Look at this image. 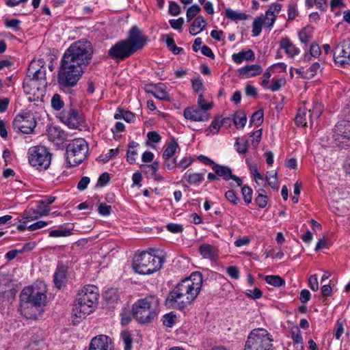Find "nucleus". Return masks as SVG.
<instances>
[{
  "mask_svg": "<svg viewBox=\"0 0 350 350\" xmlns=\"http://www.w3.org/2000/svg\"><path fill=\"white\" fill-rule=\"evenodd\" d=\"M202 286V273L194 272L189 278L183 280L170 291L166 302L174 308L182 310L196 299Z\"/></svg>",
  "mask_w": 350,
  "mask_h": 350,
  "instance_id": "nucleus-1",
  "label": "nucleus"
},
{
  "mask_svg": "<svg viewBox=\"0 0 350 350\" xmlns=\"http://www.w3.org/2000/svg\"><path fill=\"white\" fill-rule=\"evenodd\" d=\"M20 297L21 314L27 319H36L40 308L46 302V294L38 288L29 286L23 290Z\"/></svg>",
  "mask_w": 350,
  "mask_h": 350,
  "instance_id": "nucleus-2",
  "label": "nucleus"
},
{
  "mask_svg": "<svg viewBox=\"0 0 350 350\" xmlns=\"http://www.w3.org/2000/svg\"><path fill=\"white\" fill-rule=\"evenodd\" d=\"M93 51L90 42L81 40L72 43L66 50L62 59L84 70L92 60Z\"/></svg>",
  "mask_w": 350,
  "mask_h": 350,
  "instance_id": "nucleus-3",
  "label": "nucleus"
},
{
  "mask_svg": "<svg viewBox=\"0 0 350 350\" xmlns=\"http://www.w3.org/2000/svg\"><path fill=\"white\" fill-rule=\"evenodd\" d=\"M99 294L98 288L94 285H88L78 293L72 309L73 316L83 319L92 312L98 304Z\"/></svg>",
  "mask_w": 350,
  "mask_h": 350,
  "instance_id": "nucleus-4",
  "label": "nucleus"
},
{
  "mask_svg": "<svg viewBox=\"0 0 350 350\" xmlns=\"http://www.w3.org/2000/svg\"><path fill=\"white\" fill-rule=\"evenodd\" d=\"M159 304V299L154 295L140 299L133 305V317L139 323H149L157 315Z\"/></svg>",
  "mask_w": 350,
  "mask_h": 350,
  "instance_id": "nucleus-5",
  "label": "nucleus"
},
{
  "mask_svg": "<svg viewBox=\"0 0 350 350\" xmlns=\"http://www.w3.org/2000/svg\"><path fill=\"white\" fill-rule=\"evenodd\" d=\"M163 262V260L161 258L148 252H142L135 256L133 260V268L135 272L139 274H151L160 269Z\"/></svg>",
  "mask_w": 350,
  "mask_h": 350,
  "instance_id": "nucleus-6",
  "label": "nucleus"
},
{
  "mask_svg": "<svg viewBox=\"0 0 350 350\" xmlns=\"http://www.w3.org/2000/svg\"><path fill=\"white\" fill-rule=\"evenodd\" d=\"M84 70L63 59L58 72L57 82L60 88L64 91L75 86Z\"/></svg>",
  "mask_w": 350,
  "mask_h": 350,
  "instance_id": "nucleus-7",
  "label": "nucleus"
},
{
  "mask_svg": "<svg viewBox=\"0 0 350 350\" xmlns=\"http://www.w3.org/2000/svg\"><path fill=\"white\" fill-rule=\"evenodd\" d=\"M273 340L272 336L267 329H254L247 337L244 350H273Z\"/></svg>",
  "mask_w": 350,
  "mask_h": 350,
  "instance_id": "nucleus-8",
  "label": "nucleus"
},
{
  "mask_svg": "<svg viewBox=\"0 0 350 350\" xmlns=\"http://www.w3.org/2000/svg\"><path fill=\"white\" fill-rule=\"evenodd\" d=\"M88 146L82 138L75 139L66 147L67 162L70 167L81 163L87 157Z\"/></svg>",
  "mask_w": 350,
  "mask_h": 350,
  "instance_id": "nucleus-9",
  "label": "nucleus"
},
{
  "mask_svg": "<svg viewBox=\"0 0 350 350\" xmlns=\"http://www.w3.org/2000/svg\"><path fill=\"white\" fill-rule=\"evenodd\" d=\"M52 154L44 146H36L28 150V159L29 164L38 170H47L51 162Z\"/></svg>",
  "mask_w": 350,
  "mask_h": 350,
  "instance_id": "nucleus-10",
  "label": "nucleus"
},
{
  "mask_svg": "<svg viewBox=\"0 0 350 350\" xmlns=\"http://www.w3.org/2000/svg\"><path fill=\"white\" fill-rule=\"evenodd\" d=\"M14 130L24 134H30L36 126L34 116L30 112H24L17 115L13 121Z\"/></svg>",
  "mask_w": 350,
  "mask_h": 350,
  "instance_id": "nucleus-11",
  "label": "nucleus"
},
{
  "mask_svg": "<svg viewBox=\"0 0 350 350\" xmlns=\"http://www.w3.org/2000/svg\"><path fill=\"white\" fill-rule=\"evenodd\" d=\"M333 137L336 144L342 148L350 142V121L342 120L336 124Z\"/></svg>",
  "mask_w": 350,
  "mask_h": 350,
  "instance_id": "nucleus-12",
  "label": "nucleus"
},
{
  "mask_svg": "<svg viewBox=\"0 0 350 350\" xmlns=\"http://www.w3.org/2000/svg\"><path fill=\"white\" fill-rule=\"evenodd\" d=\"M46 88H41L39 85L31 78L28 75L23 80V90L26 94L29 95V100L31 101H38L44 96Z\"/></svg>",
  "mask_w": 350,
  "mask_h": 350,
  "instance_id": "nucleus-13",
  "label": "nucleus"
},
{
  "mask_svg": "<svg viewBox=\"0 0 350 350\" xmlns=\"http://www.w3.org/2000/svg\"><path fill=\"white\" fill-rule=\"evenodd\" d=\"M133 53L131 46L124 40L116 42L108 51V55L116 60H124Z\"/></svg>",
  "mask_w": 350,
  "mask_h": 350,
  "instance_id": "nucleus-14",
  "label": "nucleus"
},
{
  "mask_svg": "<svg viewBox=\"0 0 350 350\" xmlns=\"http://www.w3.org/2000/svg\"><path fill=\"white\" fill-rule=\"evenodd\" d=\"M28 73L33 81L41 85V88L46 87V68L44 67L42 61H32L29 64Z\"/></svg>",
  "mask_w": 350,
  "mask_h": 350,
  "instance_id": "nucleus-15",
  "label": "nucleus"
},
{
  "mask_svg": "<svg viewBox=\"0 0 350 350\" xmlns=\"http://www.w3.org/2000/svg\"><path fill=\"white\" fill-rule=\"evenodd\" d=\"M334 59L342 66L350 65V40H344L336 46Z\"/></svg>",
  "mask_w": 350,
  "mask_h": 350,
  "instance_id": "nucleus-16",
  "label": "nucleus"
},
{
  "mask_svg": "<svg viewBox=\"0 0 350 350\" xmlns=\"http://www.w3.org/2000/svg\"><path fill=\"white\" fill-rule=\"evenodd\" d=\"M124 40L135 53L145 46L148 39L137 26H133L129 31L128 38Z\"/></svg>",
  "mask_w": 350,
  "mask_h": 350,
  "instance_id": "nucleus-17",
  "label": "nucleus"
},
{
  "mask_svg": "<svg viewBox=\"0 0 350 350\" xmlns=\"http://www.w3.org/2000/svg\"><path fill=\"white\" fill-rule=\"evenodd\" d=\"M183 116L186 119L194 122H204L209 119V114L207 111L196 106L185 108Z\"/></svg>",
  "mask_w": 350,
  "mask_h": 350,
  "instance_id": "nucleus-18",
  "label": "nucleus"
},
{
  "mask_svg": "<svg viewBox=\"0 0 350 350\" xmlns=\"http://www.w3.org/2000/svg\"><path fill=\"white\" fill-rule=\"evenodd\" d=\"M89 350H113L111 340L106 335L96 336L92 339Z\"/></svg>",
  "mask_w": 350,
  "mask_h": 350,
  "instance_id": "nucleus-19",
  "label": "nucleus"
},
{
  "mask_svg": "<svg viewBox=\"0 0 350 350\" xmlns=\"http://www.w3.org/2000/svg\"><path fill=\"white\" fill-rule=\"evenodd\" d=\"M212 169L217 175V178L221 177L225 180L232 179L236 182L238 186H241L242 185L241 179L232 174V170L229 167L216 164L213 166Z\"/></svg>",
  "mask_w": 350,
  "mask_h": 350,
  "instance_id": "nucleus-20",
  "label": "nucleus"
},
{
  "mask_svg": "<svg viewBox=\"0 0 350 350\" xmlns=\"http://www.w3.org/2000/svg\"><path fill=\"white\" fill-rule=\"evenodd\" d=\"M16 295V290L8 280H3L0 282V301H10L13 299Z\"/></svg>",
  "mask_w": 350,
  "mask_h": 350,
  "instance_id": "nucleus-21",
  "label": "nucleus"
},
{
  "mask_svg": "<svg viewBox=\"0 0 350 350\" xmlns=\"http://www.w3.org/2000/svg\"><path fill=\"white\" fill-rule=\"evenodd\" d=\"M47 136L49 141L62 144L67 139V134L64 131L57 126H51L47 129Z\"/></svg>",
  "mask_w": 350,
  "mask_h": 350,
  "instance_id": "nucleus-22",
  "label": "nucleus"
},
{
  "mask_svg": "<svg viewBox=\"0 0 350 350\" xmlns=\"http://www.w3.org/2000/svg\"><path fill=\"white\" fill-rule=\"evenodd\" d=\"M62 118L64 120V122L71 129L78 128L81 123V119L77 110L74 109L65 111Z\"/></svg>",
  "mask_w": 350,
  "mask_h": 350,
  "instance_id": "nucleus-23",
  "label": "nucleus"
},
{
  "mask_svg": "<svg viewBox=\"0 0 350 350\" xmlns=\"http://www.w3.org/2000/svg\"><path fill=\"white\" fill-rule=\"evenodd\" d=\"M238 72L240 77L247 79L260 75L262 69L260 66L254 64L241 68Z\"/></svg>",
  "mask_w": 350,
  "mask_h": 350,
  "instance_id": "nucleus-24",
  "label": "nucleus"
},
{
  "mask_svg": "<svg viewBox=\"0 0 350 350\" xmlns=\"http://www.w3.org/2000/svg\"><path fill=\"white\" fill-rule=\"evenodd\" d=\"M280 46L290 56L294 57L299 53V49L293 44L288 38H283L280 42Z\"/></svg>",
  "mask_w": 350,
  "mask_h": 350,
  "instance_id": "nucleus-25",
  "label": "nucleus"
},
{
  "mask_svg": "<svg viewBox=\"0 0 350 350\" xmlns=\"http://www.w3.org/2000/svg\"><path fill=\"white\" fill-rule=\"evenodd\" d=\"M66 273H67V267L61 265L59 266L54 274V282L55 285L57 288H61L62 285L66 281Z\"/></svg>",
  "mask_w": 350,
  "mask_h": 350,
  "instance_id": "nucleus-26",
  "label": "nucleus"
},
{
  "mask_svg": "<svg viewBox=\"0 0 350 350\" xmlns=\"http://www.w3.org/2000/svg\"><path fill=\"white\" fill-rule=\"evenodd\" d=\"M200 254L205 258L214 260L217 256V250L209 244H202L199 247Z\"/></svg>",
  "mask_w": 350,
  "mask_h": 350,
  "instance_id": "nucleus-27",
  "label": "nucleus"
},
{
  "mask_svg": "<svg viewBox=\"0 0 350 350\" xmlns=\"http://www.w3.org/2000/svg\"><path fill=\"white\" fill-rule=\"evenodd\" d=\"M206 26V21L202 16H198L189 27V33L195 36L202 31Z\"/></svg>",
  "mask_w": 350,
  "mask_h": 350,
  "instance_id": "nucleus-28",
  "label": "nucleus"
},
{
  "mask_svg": "<svg viewBox=\"0 0 350 350\" xmlns=\"http://www.w3.org/2000/svg\"><path fill=\"white\" fill-rule=\"evenodd\" d=\"M232 60L237 64H241L244 59L254 60L255 59L254 53L252 50L241 51L238 53H234L232 56Z\"/></svg>",
  "mask_w": 350,
  "mask_h": 350,
  "instance_id": "nucleus-29",
  "label": "nucleus"
},
{
  "mask_svg": "<svg viewBox=\"0 0 350 350\" xmlns=\"http://www.w3.org/2000/svg\"><path fill=\"white\" fill-rule=\"evenodd\" d=\"M183 178L190 185H198L201 183L204 179V174L198 172H191L188 170L183 176Z\"/></svg>",
  "mask_w": 350,
  "mask_h": 350,
  "instance_id": "nucleus-30",
  "label": "nucleus"
},
{
  "mask_svg": "<svg viewBox=\"0 0 350 350\" xmlns=\"http://www.w3.org/2000/svg\"><path fill=\"white\" fill-rule=\"evenodd\" d=\"M308 118V110L304 107L299 109L295 121L297 126H307Z\"/></svg>",
  "mask_w": 350,
  "mask_h": 350,
  "instance_id": "nucleus-31",
  "label": "nucleus"
},
{
  "mask_svg": "<svg viewBox=\"0 0 350 350\" xmlns=\"http://www.w3.org/2000/svg\"><path fill=\"white\" fill-rule=\"evenodd\" d=\"M154 89L153 96L159 100H169V95L166 92V87L163 83H158L152 87Z\"/></svg>",
  "mask_w": 350,
  "mask_h": 350,
  "instance_id": "nucleus-32",
  "label": "nucleus"
},
{
  "mask_svg": "<svg viewBox=\"0 0 350 350\" xmlns=\"http://www.w3.org/2000/svg\"><path fill=\"white\" fill-rule=\"evenodd\" d=\"M323 111V106L321 103H315L312 109H308L309 122L312 124L313 120H317L321 116Z\"/></svg>",
  "mask_w": 350,
  "mask_h": 350,
  "instance_id": "nucleus-33",
  "label": "nucleus"
},
{
  "mask_svg": "<svg viewBox=\"0 0 350 350\" xmlns=\"http://www.w3.org/2000/svg\"><path fill=\"white\" fill-rule=\"evenodd\" d=\"M226 17L232 21H243L247 18V14L243 12H238L232 9H226Z\"/></svg>",
  "mask_w": 350,
  "mask_h": 350,
  "instance_id": "nucleus-34",
  "label": "nucleus"
},
{
  "mask_svg": "<svg viewBox=\"0 0 350 350\" xmlns=\"http://www.w3.org/2000/svg\"><path fill=\"white\" fill-rule=\"evenodd\" d=\"M178 148V143L174 139H173L164 150L163 154V159H170V157H172Z\"/></svg>",
  "mask_w": 350,
  "mask_h": 350,
  "instance_id": "nucleus-35",
  "label": "nucleus"
},
{
  "mask_svg": "<svg viewBox=\"0 0 350 350\" xmlns=\"http://www.w3.org/2000/svg\"><path fill=\"white\" fill-rule=\"evenodd\" d=\"M104 298L109 304L116 302L119 299L118 291L116 288H110L106 291L104 293Z\"/></svg>",
  "mask_w": 350,
  "mask_h": 350,
  "instance_id": "nucleus-36",
  "label": "nucleus"
},
{
  "mask_svg": "<svg viewBox=\"0 0 350 350\" xmlns=\"http://www.w3.org/2000/svg\"><path fill=\"white\" fill-rule=\"evenodd\" d=\"M137 146V144L135 142H131L129 144V150L127 151L126 154V161L131 163L133 164L135 162V156L137 155V150L135 149Z\"/></svg>",
  "mask_w": 350,
  "mask_h": 350,
  "instance_id": "nucleus-37",
  "label": "nucleus"
},
{
  "mask_svg": "<svg viewBox=\"0 0 350 350\" xmlns=\"http://www.w3.org/2000/svg\"><path fill=\"white\" fill-rule=\"evenodd\" d=\"M233 121L238 129H243L247 122L246 115L243 112L237 113L235 114Z\"/></svg>",
  "mask_w": 350,
  "mask_h": 350,
  "instance_id": "nucleus-38",
  "label": "nucleus"
},
{
  "mask_svg": "<svg viewBox=\"0 0 350 350\" xmlns=\"http://www.w3.org/2000/svg\"><path fill=\"white\" fill-rule=\"evenodd\" d=\"M265 281L267 284L275 287H280L284 284V280L279 275H267Z\"/></svg>",
  "mask_w": 350,
  "mask_h": 350,
  "instance_id": "nucleus-39",
  "label": "nucleus"
},
{
  "mask_svg": "<svg viewBox=\"0 0 350 350\" xmlns=\"http://www.w3.org/2000/svg\"><path fill=\"white\" fill-rule=\"evenodd\" d=\"M263 25V18L262 17H256L252 23V36H258L260 35L262 26Z\"/></svg>",
  "mask_w": 350,
  "mask_h": 350,
  "instance_id": "nucleus-40",
  "label": "nucleus"
},
{
  "mask_svg": "<svg viewBox=\"0 0 350 350\" xmlns=\"http://www.w3.org/2000/svg\"><path fill=\"white\" fill-rule=\"evenodd\" d=\"M121 337L124 344V349L131 350L133 339L131 333L128 331H124L121 333Z\"/></svg>",
  "mask_w": 350,
  "mask_h": 350,
  "instance_id": "nucleus-41",
  "label": "nucleus"
},
{
  "mask_svg": "<svg viewBox=\"0 0 350 350\" xmlns=\"http://www.w3.org/2000/svg\"><path fill=\"white\" fill-rule=\"evenodd\" d=\"M263 111L262 110H258L254 112L250 119V124H254L256 126H260L263 122Z\"/></svg>",
  "mask_w": 350,
  "mask_h": 350,
  "instance_id": "nucleus-42",
  "label": "nucleus"
},
{
  "mask_svg": "<svg viewBox=\"0 0 350 350\" xmlns=\"http://www.w3.org/2000/svg\"><path fill=\"white\" fill-rule=\"evenodd\" d=\"M230 118H224L221 121H219V119H215L212 122L208 129L210 130L211 132H213V131L215 130V131L213 133H217L221 124H227L228 122H230Z\"/></svg>",
  "mask_w": 350,
  "mask_h": 350,
  "instance_id": "nucleus-43",
  "label": "nucleus"
},
{
  "mask_svg": "<svg viewBox=\"0 0 350 350\" xmlns=\"http://www.w3.org/2000/svg\"><path fill=\"white\" fill-rule=\"evenodd\" d=\"M72 234L70 230L59 228L53 230L49 232V236L51 237H68Z\"/></svg>",
  "mask_w": 350,
  "mask_h": 350,
  "instance_id": "nucleus-44",
  "label": "nucleus"
},
{
  "mask_svg": "<svg viewBox=\"0 0 350 350\" xmlns=\"http://www.w3.org/2000/svg\"><path fill=\"white\" fill-rule=\"evenodd\" d=\"M40 217L42 216L40 215L37 209L34 210L33 208H30L23 213V219L27 221L33 220Z\"/></svg>",
  "mask_w": 350,
  "mask_h": 350,
  "instance_id": "nucleus-45",
  "label": "nucleus"
},
{
  "mask_svg": "<svg viewBox=\"0 0 350 350\" xmlns=\"http://www.w3.org/2000/svg\"><path fill=\"white\" fill-rule=\"evenodd\" d=\"M200 11L201 8L199 5L194 4L191 6L187 11L186 16L187 22L193 19Z\"/></svg>",
  "mask_w": 350,
  "mask_h": 350,
  "instance_id": "nucleus-46",
  "label": "nucleus"
},
{
  "mask_svg": "<svg viewBox=\"0 0 350 350\" xmlns=\"http://www.w3.org/2000/svg\"><path fill=\"white\" fill-rule=\"evenodd\" d=\"M320 69V64L318 62L313 63L311 66L306 70L305 78L313 77Z\"/></svg>",
  "mask_w": 350,
  "mask_h": 350,
  "instance_id": "nucleus-47",
  "label": "nucleus"
},
{
  "mask_svg": "<svg viewBox=\"0 0 350 350\" xmlns=\"http://www.w3.org/2000/svg\"><path fill=\"white\" fill-rule=\"evenodd\" d=\"M311 36V33L307 28H304L299 32V40L306 45L309 43Z\"/></svg>",
  "mask_w": 350,
  "mask_h": 350,
  "instance_id": "nucleus-48",
  "label": "nucleus"
},
{
  "mask_svg": "<svg viewBox=\"0 0 350 350\" xmlns=\"http://www.w3.org/2000/svg\"><path fill=\"white\" fill-rule=\"evenodd\" d=\"M158 168L159 163L156 161L151 165H142L141 166L142 171L145 172L146 173H150L152 175H154L157 172Z\"/></svg>",
  "mask_w": 350,
  "mask_h": 350,
  "instance_id": "nucleus-49",
  "label": "nucleus"
},
{
  "mask_svg": "<svg viewBox=\"0 0 350 350\" xmlns=\"http://www.w3.org/2000/svg\"><path fill=\"white\" fill-rule=\"evenodd\" d=\"M243 200L245 203L249 204L252 200V190L248 186H243L241 189Z\"/></svg>",
  "mask_w": 350,
  "mask_h": 350,
  "instance_id": "nucleus-50",
  "label": "nucleus"
},
{
  "mask_svg": "<svg viewBox=\"0 0 350 350\" xmlns=\"http://www.w3.org/2000/svg\"><path fill=\"white\" fill-rule=\"evenodd\" d=\"M51 106L55 110L61 109L64 106V103L58 94H54L51 99Z\"/></svg>",
  "mask_w": 350,
  "mask_h": 350,
  "instance_id": "nucleus-51",
  "label": "nucleus"
},
{
  "mask_svg": "<svg viewBox=\"0 0 350 350\" xmlns=\"http://www.w3.org/2000/svg\"><path fill=\"white\" fill-rule=\"evenodd\" d=\"M176 318V315L172 312L166 314L163 317V323L164 325L171 327L174 325Z\"/></svg>",
  "mask_w": 350,
  "mask_h": 350,
  "instance_id": "nucleus-52",
  "label": "nucleus"
},
{
  "mask_svg": "<svg viewBox=\"0 0 350 350\" xmlns=\"http://www.w3.org/2000/svg\"><path fill=\"white\" fill-rule=\"evenodd\" d=\"M291 337L293 340V343H303V338L301 334V332L298 327H294L291 332Z\"/></svg>",
  "mask_w": 350,
  "mask_h": 350,
  "instance_id": "nucleus-53",
  "label": "nucleus"
},
{
  "mask_svg": "<svg viewBox=\"0 0 350 350\" xmlns=\"http://www.w3.org/2000/svg\"><path fill=\"white\" fill-rule=\"evenodd\" d=\"M198 104L200 107V109L207 111V110L212 108L213 105L212 103H206L205 99L204 98V96L202 94H200L198 98Z\"/></svg>",
  "mask_w": 350,
  "mask_h": 350,
  "instance_id": "nucleus-54",
  "label": "nucleus"
},
{
  "mask_svg": "<svg viewBox=\"0 0 350 350\" xmlns=\"http://www.w3.org/2000/svg\"><path fill=\"white\" fill-rule=\"evenodd\" d=\"M37 210L41 216L47 215L50 211V208L48 206L41 200L38 202Z\"/></svg>",
  "mask_w": 350,
  "mask_h": 350,
  "instance_id": "nucleus-55",
  "label": "nucleus"
},
{
  "mask_svg": "<svg viewBox=\"0 0 350 350\" xmlns=\"http://www.w3.org/2000/svg\"><path fill=\"white\" fill-rule=\"evenodd\" d=\"M246 295L253 299H257L262 297V291L258 288H255L254 290H247L245 292Z\"/></svg>",
  "mask_w": 350,
  "mask_h": 350,
  "instance_id": "nucleus-56",
  "label": "nucleus"
},
{
  "mask_svg": "<svg viewBox=\"0 0 350 350\" xmlns=\"http://www.w3.org/2000/svg\"><path fill=\"white\" fill-rule=\"evenodd\" d=\"M262 17L263 18V25L267 27H272L276 18L275 14L268 15L267 12L265 16Z\"/></svg>",
  "mask_w": 350,
  "mask_h": 350,
  "instance_id": "nucleus-57",
  "label": "nucleus"
},
{
  "mask_svg": "<svg viewBox=\"0 0 350 350\" xmlns=\"http://www.w3.org/2000/svg\"><path fill=\"white\" fill-rule=\"evenodd\" d=\"M111 206L105 203H100L98 207V213L103 216H107L111 213Z\"/></svg>",
  "mask_w": 350,
  "mask_h": 350,
  "instance_id": "nucleus-58",
  "label": "nucleus"
},
{
  "mask_svg": "<svg viewBox=\"0 0 350 350\" xmlns=\"http://www.w3.org/2000/svg\"><path fill=\"white\" fill-rule=\"evenodd\" d=\"M166 228L168 231L172 233H180L183 230V225L173 223L168 224L166 226Z\"/></svg>",
  "mask_w": 350,
  "mask_h": 350,
  "instance_id": "nucleus-59",
  "label": "nucleus"
},
{
  "mask_svg": "<svg viewBox=\"0 0 350 350\" xmlns=\"http://www.w3.org/2000/svg\"><path fill=\"white\" fill-rule=\"evenodd\" d=\"M225 197L228 201L233 204H237L239 202V198L237 196L232 190H229L226 192Z\"/></svg>",
  "mask_w": 350,
  "mask_h": 350,
  "instance_id": "nucleus-60",
  "label": "nucleus"
},
{
  "mask_svg": "<svg viewBox=\"0 0 350 350\" xmlns=\"http://www.w3.org/2000/svg\"><path fill=\"white\" fill-rule=\"evenodd\" d=\"M169 23L173 29L181 31L183 25L184 23V19L183 18H179L178 19H171L170 20Z\"/></svg>",
  "mask_w": 350,
  "mask_h": 350,
  "instance_id": "nucleus-61",
  "label": "nucleus"
},
{
  "mask_svg": "<svg viewBox=\"0 0 350 350\" xmlns=\"http://www.w3.org/2000/svg\"><path fill=\"white\" fill-rule=\"evenodd\" d=\"M180 12V6L174 1H170L169 5V13L172 16H177Z\"/></svg>",
  "mask_w": 350,
  "mask_h": 350,
  "instance_id": "nucleus-62",
  "label": "nucleus"
},
{
  "mask_svg": "<svg viewBox=\"0 0 350 350\" xmlns=\"http://www.w3.org/2000/svg\"><path fill=\"white\" fill-rule=\"evenodd\" d=\"M308 285L310 288L314 291H317L319 290V282L317 280V275H312L308 279Z\"/></svg>",
  "mask_w": 350,
  "mask_h": 350,
  "instance_id": "nucleus-63",
  "label": "nucleus"
},
{
  "mask_svg": "<svg viewBox=\"0 0 350 350\" xmlns=\"http://www.w3.org/2000/svg\"><path fill=\"white\" fill-rule=\"evenodd\" d=\"M267 198L266 196L263 194H258L256 198L255 199L256 204L258 206V207L262 208L267 206Z\"/></svg>",
  "mask_w": 350,
  "mask_h": 350,
  "instance_id": "nucleus-64",
  "label": "nucleus"
}]
</instances>
